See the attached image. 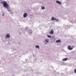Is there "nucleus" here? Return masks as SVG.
<instances>
[{
  "mask_svg": "<svg viewBox=\"0 0 76 76\" xmlns=\"http://www.w3.org/2000/svg\"><path fill=\"white\" fill-rule=\"evenodd\" d=\"M3 6L5 7H6L7 9H9V7H8L9 6L6 1H4Z\"/></svg>",
  "mask_w": 76,
  "mask_h": 76,
  "instance_id": "1",
  "label": "nucleus"
},
{
  "mask_svg": "<svg viewBox=\"0 0 76 76\" xmlns=\"http://www.w3.org/2000/svg\"><path fill=\"white\" fill-rule=\"evenodd\" d=\"M68 50H73V48H71V46H70V45H69L68 47Z\"/></svg>",
  "mask_w": 76,
  "mask_h": 76,
  "instance_id": "2",
  "label": "nucleus"
},
{
  "mask_svg": "<svg viewBox=\"0 0 76 76\" xmlns=\"http://www.w3.org/2000/svg\"><path fill=\"white\" fill-rule=\"evenodd\" d=\"M56 43H61V40H60V39H59V40H56Z\"/></svg>",
  "mask_w": 76,
  "mask_h": 76,
  "instance_id": "3",
  "label": "nucleus"
},
{
  "mask_svg": "<svg viewBox=\"0 0 76 76\" xmlns=\"http://www.w3.org/2000/svg\"><path fill=\"white\" fill-rule=\"evenodd\" d=\"M27 17V13H24L23 17L24 18H26Z\"/></svg>",
  "mask_w": 76,
  "mask_h": 76,
  "instance_id": "4",
  "label": "nucleus"
},
{
  "mask_svg": "<svg viewBox=\"0 0 76 76\" xmlns=\"http://www.w3.org/2000/svg\"><path fill=\"white\" fill-rule=\"evenodd\" d=\"M56 19V18H54V17H53L51 18L52 20H55Z\"/></svg>",
  "mask_w": 76,
  "mask_h": 76,
  "instance_id": "5",
  "label": "nucleus"
},
{
  "mask_svg": "<svg viewBox=\"0 0 76 76\" xmlns=\"http://www.w3.org/2000/svg\"><path fill=\"white\" fill-rule=\"evenodd\" d=\"M54 33V31H53V29H52L51 30V31L50 32V34H53Z\"/></svg>",
  "mask_w": 76,
  "mask_h": 76,
  "instance_id": "6",
  "label": "nucleus"
},
{
  "mask_svg": "<svg viewBox=\"0 0 76 76\" xmlns=\"http://www.w3.org/2000/svg\"><path fill=\"white\" fill-rule=\"evenodd\" d=\"M56 3H58V4H61V3L60 2L58 1H56Z\"/></svg>",
  "mask_w": 76,
  "mask_h": 76,
  "instance_id": "7",
  "label": "nucleus"
},
{
  "mask_svg": "<svg viewBox=\"0 0 76 76\" xmlns=\"http://www.w3.org/2000/svg\"><path fill=\"white\" fill-rule=\"evenodd\" d=\"M68 60V58H64L62 59V61H66V60Z\"/></svg>",
  "mask_w": 76,
  "mask_h": 76,
  "instance_id": "8",
  "label": "nucleus"
},
{
  "mask_svg": "<svg viewBox=\"0 0 76 76\" xmlns=\"http://www.w3.org/2000/svg\"><path fill=\"white\" fill-rule=\"evenodd\" d=\"M6 37H7V38H9L10 37V35H9V34H7L6 35Z\"/></svg>",
  "mask_w": 76,
  "mask_h": 76,
  "instance_id": "9",
  "label": "nucleus"
},
{
  "mask_svg": "<svg viewBox=\"0 0 76 76\" xmlns=\"http://www.w3.org/2000/svg\"><path fill=\"white\" fill-rule=\"evenodd\" d=\"M42 9L43 10H44L45 9V7H41Z\"/></svg>",
  "mask_w": 76,
  "mask_h": 76,
  "instance_id": "10",
  "label": "nucleus"
},
{
  "mask_svg": "<svg viewBox=\"0 0 76 76\" xmlns=\"http://www.w3.org/2000/svg\"><path fill=\"white\" fill-rule=\"evenodd\" d=\"M39 47L38 45H37V46H36V48H38V49H39Z\"/></svg>",
  "mask_w": 76,
  "mask_h": 76,
  "instance_id": "11",
  "label": "nucleus"
},
{
  "mask_svg": "<svg viewBox=\"0 0 76 76\" xmlns=\"http://www.w3.org/2000/svg\"><path fill=\"white\" fill-rule=\"evenodd\" d=\"M45 41H46V42H48V41H49V40L48 39H46V40H45Z\"/></svg>",
  "mask_w": 76,
  "mask_h": 76,
  "instance_id": "12",
  "label": "nucleus"
},
{
  "mask_svg": "<svg viewBox=\"0 0 76 76\" xmlns=\"http://www.w3.org/2000/svg\"><path fill=\"white\" fill-rule=\"evenodd\" d=\"M48 37H49V38H50L51 36L49 35H47Z\"/></svg>",
  "mask_w": 76,
  "mask_h": 76,
  "instance_id": "13",
  "label": "nucleus"
},
{
  "mask_svg": "<svg viewBox=\"0 0 76 76\" xmlns=\"http://www.w3.org/2000/svg\"><path fill=\"white\" fill-rule=\"evenodd\" d=\"M74 72H75V73H76V69L74 70Z\"/></svg>",
  "mask_w": 76,
  "mask_h": 76,
  "instance_id": "14",
  "label": "nucleus"
},
{
  "mask_svg": "<svg viewBox=\"0 0 76 76\" xmlns=\"http://www.w3.org/2000/svg\"><path fill=\"white\" fill-rule=\"evenodd\" d=\"M56 22H58V19H56Z\"/></svg>",
  "mask_w": 76,
  "mask_h": 76,
  "instance_id": "15",
  "label": "nucleus"
},
{
  "mask_svg": "<svg viewBox=\"0 0 76 76\" xmlns=\"http://www.w3.org/2000/svg\"><path fill=\"white\" fill-rule=\"evenodd\" d=\"M3 16H4V14H3Z\"/></svg>",
  "mask_w": 76,
  "mask_h": 76,
  "instance_id": "16",
  "label": "nucleus"
},
{
  "mask_svg": "<svg viewBox=\"0 0 76 76\" xmlns=\"http://www.w3.org/2000/svg\"><path fill=\"white\" fill-rule=\"evenodd\" d=\"M1 1V0H0V1Z\"/></svg>",
  "mask_w": 76,
  "mask_h": 76,
  "instance_id": "17",
  "label": "nucleus"
},
{
  "mask_svg": "<svg viewBox=\"0 0 76 76\" xmlns=\"http://www.w3.org/2000/svg\"><path fill=\"white\" fill-rule=\"evenodd\" d=\"M59 45H60V44H59Z\"/></svg>",
  "mask_w": 76,
  "mask_h": 76,
  "instance_id": "18",
  "label": "nucleus"
},
{
  "mask_svg": "<svg viewBox=\"0 0 76 76\" xmlns=\"http://www.w3.org/2000/svg\"><path fill=\"white\" fill-rule=\"evenodd\" d=\"M9 11V12H10V11Z\"/></svg>",
  "mask_w": 76,
  "mask_h": 76,
  "instance_id": "19",
  "label": "nucleus"
}]
</instances>
